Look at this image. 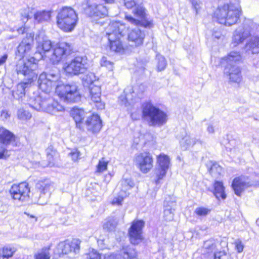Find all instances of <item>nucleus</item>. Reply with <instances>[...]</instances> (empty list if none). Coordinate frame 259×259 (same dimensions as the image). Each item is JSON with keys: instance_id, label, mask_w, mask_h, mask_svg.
I'll return each instance as SVG.
<instances>
[{"instance_id": "f257e3e1", "label": "nucleus", "mask_w": 259, "mask_h": 259, "mask_svg": "<svg viewBox=\"0 0 259 259\" xmlns=\"http://www.w3.org/2000/svg\"><path fill=\"white\" fill-rule=\"evenodd\" d=\"M38 84L39 88L45 92H50L56 86V94L64 101L77 102L80 100V95L77 86L75 84H61L58 72L42 73L40 74Z\"/></svg>"}, {"instance_id": "f03ea898", "label": "nucleus", "mask_w": 259, "mask_h": 259, "mask_svg": "<svg viewBox=\"0 0 259 259\" xmlns=\"http://www.w3.org/2000/svg\"><path fill=\"white\" fill-rule=\"evenodd\" d=\"M37 51L41 55L49 58L53 63L59 62L64 56L70 54L72 50V46L66 42H61L53 45L51 41L42 34L36 37Z\"/></svg>"}, {"instance_id": "7ed1b4c3", "label": "nucleus", "mask_w": 259, "mask_h": 259, "mask_svg": "<svg viewBox=\"0 0 259 259\" xmlns=\"http://www.w3.org/2000/svg\"><path fill=\"white\" fill-rule=\"evenodd\" d=\"M37 65L30 61L24 62L20 60L16 65V71L18 74L23 75V80L17 85L14 96H17L18 98H22L25 95L27 90L29 88L33 82L36 79L37 73L36 70Z\"/></svg>"}, {"instance_id": "20e7f679", "label": "nucleus", "mask_w": 259, "mask_h": 259, "mask_svg": "<svg viewBox=\"0 0 259 259\" xmlns=\"http://www.w3.org/2000/svg\"><path fill=\"white\" fill-rule=\"evenodd\" d=\"M43 92L37 96L30 98L29 104L31 108L37 111H45L52 115L64 111V107L51 97L48 94L49 92Z\"/></svg>"}, {"instance_id": "39448f33", "label": "nucleus", "mask_w": 259, "mask_h": 259, "mask_svg": "<svg viewBox=\"0 0 259 259\" xmlns=\"http://www.w3.org/2000/svg\"><path fill=\"white\" fill-rule=\"evenodd\" d=\"M72 116L76 126L81 130L86 128L92 133L99 132L102 128V121L98 114H90L82 109H73Z\"/></svg>"}, {"instance_id": "423d86ee", "label": "nucleus", "mask_w": 259, "mask_h": 259, "mask_svg": "<svg viewBox=\"0 0 259 259\" xmlns=\"http://www.w3.org/2000/svg\"><path fill=\"white\" fill-rule=\"evenodd\" d=\"M126 31L124 24L119 21L112 22L105 29V36L110 42V49L116 52H122L123 47L120 39Z\"/></svg>"}, {"instance_id": "0eeeda50", "label": "nucleus", "mask_w": 259, "mask_h": 259, "mask_svg": "<svg viewBox=\"0 0 259 259\" xmlns=\"http://www.w3.org/2000/svg\"><path fill=\"white\" fill-rule=\"evenodd\" d=\"M240 14L239 8L232 4L219 6L213 14V18L220 24L229 26L235 24Z\"/></svg>"}, {"instance_id": "6e6552de", "label": "nucleus", "mask_w": 259, "mask_h": 259, "mask_svg": "<svg viewBox=\"0 0 259 259\" xmlns=\"http://www.w3.org/2000/svg\"><path fill=\"white\" fill-rule=\"evenodd\" d=\"M78 18L73 9L69 7L62 8L57 16L58 27L65 32H71L75 28Z\"/></svg>"}, {"instance_id": "1a4fd4ad", "label": "nucleus", "mask_w": 259, "mask_h": 259, "mask_svg": "<svg viewBox=\"0 0 259 259\" xmlns=\"http://www.w3.org/2000/svg\"><path fill=\"white\" fill-rule=\"evenodd\" d=\"M143 116L150 125L161 126L167 121V115L150 103H147L144 106Z\"/></svg>"}, {"instance_id": "9d476101", "label": "nucleus", "mask_w": 259, "mask_h": 259, "mask_svg": "<svg viewBox=\"0 0 259 259\" xmlns=\"http://www.w3.org/2000/svg\"><path fill=\"white\" fill-rule=\"evenodd\" d=\"M259 33V24L253 22L245 23L239 26L234 31L232 44L234 47L242 43L247 38Z\"/></svg>"}, {"instance_id": "9b49d317", "label": "nucleus", "mask_w": 259, "mask_h": 259, "mask_svg": "<svg viewBox=\"0 0 259 259\" xmlns=\"http://www.w3.org/2000/svg\"><path fill=\"white\" fill-rule=\"evenodd\" d=\"M89 65L87 59L77 56L74 58L66 61L63 65V69L68 75L74 76L84 73L88 69Z\"/></svg>"}, {"instance_id": "f8f14e48", "label": "nucleus", "mask_w": 259, "mask_h": 259, "mask_svg": "<svg viewBox=\"0 0 259 259\" xmlns=\"http://www.w3.org/2000/svg\"><path fill=\"white\" fill-rule=\"evenodd\" d=\"M133 13L137 18H134L130 15H126L125 17V19L127 22L136 26H142L148 28L152 27V21L147 18L145 9L142 4L138 5L135 7L133 10Z\"/></svg>"}, {"instance_id": "ddd939ff", "label": "nucleus", "mask_w": 259, "mask_h": 259, "mask_svg": "<svg viewBox=\"0 0 259 259\" xmlns=\"http://www.w3.org/2000/svg\"><path fill=\"white\" fill-rule=\"evenodd\" d=\"M30 188L26 182L14 184L10 189V193L15 200L21 201H28L30 198Z\"/></svg>"}, {"instance_id": "4468645a", "label": "nucleus", "mask_w": 259, "mask_h": 259, "mask_svg": "<svg viewBox=\"0 0 259 259\" xmlns=\"http://www.w3.org/2000/svg\"><path fill=\"white\" fill-rule=\"evenodd\" d=\"M134 162L137 167L143 174L149 172L153 166V158L149 152H143L136 155Z\"/></svg>"}, {"instance_id": "2eb2a0df", "label": "nucleus", "mask_w": 259, "mask_h": 259, "mask_svg": "<svg viewBox=\"0 0 259 259\" xmlns=\"http://www.w3.org/2000/svg\"><path fill=\"white\" fill-rule=\"evenodd\" d=\"M157 167L155 169L156 177L155 182L158 184L166 175L170 166V158L164 153H161L156 157Z\"/></svg>"}, {"instance_id": "dca6fc26", "label": "nucleus", "mask_w": 259, "mask_h": 259, "mask_svg": "<svg viewBox=\"0 0 259 259\" xmlns=\"http://www.w3.org/2000/svg\"><path fill=\"white\" fill-rule=\"evenodd\" d=\"M145 223L142 220L133 221L128 230V236L131 242L133 244H138L143 240V228Z\"/></svg>"}, {"instance_id": "f3484780", "label": "nucleus", "mask_w": 259, "mask_h": 259, "mask_svg": "<svg viewBox=\"0 0 259 259\" xmlns=\"http://www.w3.org/2000/svg\"><path fill=\"white\" fill-rule=\"evenodd\" d=\"M33 44V35L31 33L27 34L26 37L24 38L19 45L17 47V52L16 53V59H18L19 62L20 60L24 62L30 61L33 63L31 60H27L25 62L23 58L24 56L27 55L32 49Z\"/></svg>"}, {"instance_id": "a211bd4d", "label": "nucleus", "mask_w": 259, "mask_h": 259, "mask_svg": "<svg viewBox=\"0 0 259 259\" xmlns=\"http://www.w3.org/2000/svg\"><path fill=\"white\" fill-rule=\"evenodd\" d=\"M36 188L39 190V198L37 200V196L32 198L34 202L40 205H43L47 202L48 197L52 191L54 190V184L49 182H38L36 184Z\"/></svg>"}, {"instance_id": "6ab92c4d", "label": "nucleus", "mask_w": 259, "mask_h": 259, "mask_svg": "<svg viewBox=\"0 0 259 259\" xmlns=\"http://www.w3.org/2000/svg\"><path fill=\"white\" fill-rule=\"evenodd\" d=\"M80 241L78 239H73L71 241H66L59 243L58 249L62 254L76 253L79 250Z\"/></svg>"}, {"instance_id": "aec40b11", "label": "nucleus", "mask_w": 259, "mask_h": 259, "mask_svg": "<svg viewBox=\"0 0 259 259\" xmlns=\"http://www.w3.org/2000/svg\"><path fill=\"white\" fill-rule=\"evenodd\" d=\"M224 72L230 81L237 83L241 81L242 79L241 69L237 65H226Z\"/></svg>"}, {"instance_id": "412c9836", "label": "nucleus", "mask_w": 259, "mask_h": 259, "mask_svg": "<svg viewBox=\"0 0 259 259\" xmlns=\"http://www.w3.org/2000/svg\"><path fill=\"white\" fill-rule=\"evenodd\" d=\"M252 184L249 181L247 177L241 176L234 179L232 184V188L235 194L240 196L242 192Z\"/></svg>"}, {"instance_id": "4be33fe9", "label": "nucleus", "mask_w": 259, "mask_h": 259, "mask_svg": "<svg viewBox=\"0 0 259 259\" xmlns=\"http://www.w3.org/2000/svg\"><path fill=\"white\" fill-rule=\"evenodd\" d=\"M90 90V97L91 100L95 104L98 109H102L104 108V104L101 102V88L98 83L91 85L89 87Z\"/></svg>"}, {"instance_id": "5701e85b", "label": "nucleus", "mask_w": 259, "mask_h": 259, "mask_svg": "<svg viewBox=\"0 0 259 259\" xmlns=\"http://www.w3.org/2000/svg\"><path fill=\"white\" fill-rule=\"evenodd\" d=\"M85 13L92 17H104L107 15L108 10L106 7L102 5H92L84 8Z\"/></svg>"}, {"instance_id": "b1692460", "label": "nucleus", "mask_w": 259, "mask_h": 259, "mask_svg": "<svg viewBox=\"0 0 259 259\" xmlns=\"http://www.w3.org/2000/svg\"><path fill=\"white\" fill-rule=\"evenodd\" d=\"M245 50L252 54L259 53V33L252 35L245 45Z\"/></svg>"}, {"instance_id": "393cba45", "label": "nucleus", "mask_w": 259, "mask_h": 259, "mask_svg": "<svg viewBox=\"0 0 259 259\" xmlns=\"http://www.w3.org/2000/svg\"><path fill=\"white\" fill-rule=\"evenodd\" d=\"M144 37V32L139 28L132 29L128 34L129 41L134 42L136 46L142 45Z\"/></svg>"}, {"instance_id": "a878e982", "label": "nucleus", "mask_w": 259, "mask_h": 259, "mask_svg": "<svg viewBox=\"0 0 259 259\" xmlns=\"http://www.w3.org/2000/svg\"><path fill=\"white\" fill-rule=\"evenodd\" d=\"M14 135L3 127H0V141L4 145H9L15 141Z\"/></svg>"}, {"instance_id": "bb28decb", "label": "nucleus", "mask_w": 259, "mask_h": 259, "mask_svg": "<svg viewBox=\"0 0 259 259\" xmlns=\"http://www.w3.org/2000/svg\"><path fill=\"white\" fill-rule=\"evenodd\" d=\"M120 253L123 259H134L138 256L135 248L130 246H123L120 251Z\"/></svg>"}, {"instance_id": "cd10ccee", "label": "nucleus", "mask_w": 259, "mask_h": 259, "mask_svg": "<svg viewBox=\"0 0 259 259\" xmlns=\"http://www.w3.org/2000/svg\"><path fill=\"white\" fill-rule=\"evenodd\" d=\"M214 191L213 194L218 199L222 198L225 199L226 197L224 189L225 188L223 186V184L221 182L215 181L213 185Z\"/></svg>"}, {"instance_id": "c85d7f7f", "label": "nucleus", "mask_w": 259, "mask_h": 259, "mask_svg": "<svg viewBox=\"0 0 259 259\" xmlns=\"http://www.w3.org/2000/svg\"><path fill=\"white\" fill-rule=\"evenodd\" d=\"M224 59L226 61L227 65H234L233 64L240 61L242 59V57L239 52L232 51L227 57H225Z\"/></svg>"}, {"instance_id": "c756f323", "label": "nucleus", "mask_w": 259, "mask_h": 259, "mask_svg": "<svg viewBox=\"0 0 259 259\" xmlns=\"http://www.w3.org/2000/svg\"><path fill=\"white\" fill-rule=\"evenodd\" d=\"M51 17V11H42L37 12L34 14V19L38 23L49 21Z\"/></svg>"}, {"instance_id": "7c9ffc66", "label": "nucleus", "mask_w": 259, "mask_h": 259, "mask_svg": "<svg viewBox=\"0 0 259 259\" xmlns=\"http://www.w3.org/2000/svg\"><path fill=\"white\" fill-rule=\"evenodd\" d=\"M197 141V140L195 138L191 137L189 135H186L181 140L180 143L183 148L187 149L194 146Z\"/></svg>"}, {"instance_id": "2f4dec72", "label": "nucleus", "mask_w": 259, "mask_h": 259, "mask_svg": "<svg viewBox=\"0 0 259 259\" xmlns=\"http://www.w3.org/2000/svg\"><path fill=\"white\" fill-rule=\"evenodd\" d=\"M16 251V248L11 245H7L0 248V258H9L12 257Z\"/></svg>"}, {"instance_id": "473e14b6", "label": "nucleus", "mask_w": 259, "mask_h": 259, "mask_svg": "<svg viewBox=\"0 0 259 259\" xmlns=\"http://www.w3.org/2000/svg\"><path fill=\"white\" fill-rule=\"evenodd\" d=\"M50 246H46L38 250L34 254V259H50Z\"/></svg>"}, {"instance_id": "72a5a7b5", "label": "nucleus", "mask_w": 259, "mask_h": 259, "mask_svg": "<svg viewBox=\"0 0 259 259\" xmlns=\"http://www.w3.org/2000/svg\"><path fill=\"white\" fill-rule=\"evenodd\" d=\"M118 224V221L116 218H109L105 220L104 223L103 229L108 231H111L115 230Z\"/></svg>"}, {"instance_id": "f704fd0d", "label": "nucleus", "mask_w": 259, "mask_h": 259, "mask_svg": "<svg viewBox=\"0 0 259 259\" xmlns=\"http://www.w3.org/2000/svg\"><path fill=\"white\" fill-rule=\"evenodd\" d=\"M82 81L84 85L87 87L99 83L93 73H89L85 75L82 78Z\"/></svg>"}, {"instance_id": "c9c22d12", "label": "nucleus", "mask_w": 259, "mask_h": 259, "mask_svg": "<svg viewBox=\"0 0 259 259\" xmlns=\"http://www.w3.org/2000/svg\"><path fill=\"white\" fill-rule=\"evenodd\" d=\"M127 196L125 191L121 190L119 194L115 196L111 203L114 205L120 206L122 205V202L123 199Z\"/></svg>"}, {"instance_id": "e433bc0d", "label": "nucleus", "mask_w": 259, "mask_h": 259, "mask_svg": "<svg viewBox=\"0 0 259 259\" xmlns=\"http://www.w3.org/2000/svg\"><path fill=\"white\" fill-rule=\"evenodd\" d=\"M46 153L49 160L48 165L50 166H52L54 165V157L56 156L57 152L53 147L50 146L46 149Z\"/></svg>"}, {"instance_id": "4c0bfd02", "label": "nucleus", "mask_w": 259, "mask_h": 259, "mask_svg": "<svg viewBox=\"0 0 259 259\" xmlns=\"http://www.w3.org/2000/svg\"><path fill=\"white\" fill-rule=\"evenodd\" d=\"M17 115L18 118L22 121L28 120L32 117L31 114L23 108L19 109L17 111Z\"/></svg>"}, {"instance_id": "58836bf2", "label": "nucleus", "mask_w": 259, "mask_h": 259, "mask_svg": "<svg viewBox=\"0 0 259 259\" xmlns=\"http://www.w3.org/2000/svg\"><path fill=\"white\" fill-rule=\"evenodd\" d=\"M108 164V161L106 160L104 158L100 159L97 165L95 172L96 174H101L106 171L107 169Z\"/></svg>"}, {"instance_id": "ea45409f", "label": "nucleus", "mask_w": 259, "mask_h": 259, "mask_svg": "<svg viewBox=\"0 0 259 259\" xmlns=\"http://www.w3.org/2000/svg\"><path fill=\"white\" fill-rule=\"evenodd\" d=\"M156 60L157 61V69L158 71L163 70L167 65L166 61L165 58L160 54L156 56Z\"/></svg>"}, {"instance_id": "a19ab883", "label": "nucleus", "mask_w": 259, "mask_h": 259, "mask_svg": "<svg viewBox=\"0 0 259 259\" xmlns=\"http://www.w3.org/2000/svg\"><path fill=\"white\" fill-rule=\"evenodd\" d=\"M174 209L166 207L163 211L164 219L167 222L172 221L174 219Z\"/></svg>"}, {"instance_id": "79ce46f5", "label": "nucleus", "mask_w": 259, "mask_h": 259, "mask_svg": "<svg viewBox=\"0 0 259 259\" xmlns=\"http://www.w3.org/2000/svg\"><path fill=\"white\" fill-rule=\"evenodd\" d=\"M203 247L206 250L204 252L209 253L213 252L215 249V245L212 240H209L204 242Z\"/></svg>"}, {"instance_id": "37998d69", "label": "nucleus", "mask_w": 259, "mask_h": 259, "mask_svg": "<svg viewBox=\"0 0 259 259\" xmlns=\"http://www.w3.org/2000/svg\"><path fill=\"white\" fill-rule=\"evenodd\" d=\"M124 5L127 9H132L142 4V0H124Z\"/></svg>"}, {"instance_id": "c03bdc74", "label": "nucleus", "mask_w": 259, "mask_h": 259, "mask_svg": "<svg viewBox=\"0 0 259 259\" xmlns=\"http://www.w3.org/2000/svg\"><path fill=\"white\" fill-rule=\"evenodd\" d=\"M210 210H211L208 208L201 206L197 207L195 209L194 212L198 216H205L210 212Z\"/></svg>"}, {"instance_id": "a18cd8bd", "label": "nucleus", "mask_w": 259, "mask_h": 259, "mask_svg": "<svg viewBox=\"0 0 259 259\" xmlns=\"http://www.w3.org/2000/svg\"><path fill=\"white\" fill-rule=\"evenodd\" d=\"M101 66L106 67L108 69L112 70L113 68V63L108 60L106 57H103L100 61Z\"/></svg>"}, {"instance_id": "49530a36", "label": "nucleus", "mask_w": 259, "mask_h": 259, "mask_svg": "<svg viewBox=\"0 0 259 259\" xmlns=\"http://www.w3.org/2000/svg\"><path fill=\"white\" fill-rule=\"evenodd\" d=\"M121 185L124 189L123 190L125 191L133 187L134 183L130 179H124L121 181Z\"/></svg>"}, {"instance_id": "de8ad7c7", "label": "nucleus", "mask_w": 259, "mask_h": 259, "mask_svg": "<svg viewBox=\"0 0 259 259\" xmlns=\"http://www.w3.org/2000/svg\"><path fill=\"white\" fill-rule=\"evenodd\" d=\"M68 155L71 157L73 161H77L80 157V153L77 149H74L71 151Z\"/></svg>"}, {"instance_id": "09e8293b", "label": "nucleus", "mask_w": 259, "mask_h": 259, "mask_svg": "<svg viewBox=\"0 0 259 259\" xmlns=\"http://www.w3.org/2000/svg\"><path fill=\"white\" fill-rule=\"evenodd\" d=\"M192 4L193 9L196 11V13H198V11L200 10L202 6V3L200 0H189Z\"/></svg>"}, {"instance_id": "8fccbe9b", "label": "nucleus", "mask_w": 259, "mask_h": 259, "mask_svg": "<svg viewBox=\"0 0 259 259\" xmlns=\"http://www.w3.org/2000/svg\"><path fill=\"white\" fill-rule=\"evenodd\" d=\"M235 248L239 253L242 252L244 249V244L240 239H236L234 241Z\"/></svg>"}, {"instance_id": "3c124183", "label": "nucleus", "mask_w": 259, "mask_h": 259, "mask_svg": "<svg viewBox=\"0 0 259 259\" xmlns=\"http://www.w3.org/2000/svg\"><path fill=\"white\" fill-rule=\"evenodd\" d=\"M214 257V259H229V255L224 251L215 252Z\"/></svg>"}, {"instance_id": "603ef678", "label": "nucleus", "mask_w": 259, "mask_h": 259, "mask_svg": "<svg viewBox=\"0 0 259 259\" xmlns=\"http://www.w3.org/2000/svg\"><path fill=\"white\" fill-rule=\"evenodd\" d=\"M88 256L89 259H101V255L94 249L90 251Z\"/></svg>"}, {"instance_id": "864d4df0", "label": "nucleus", "mask_w": 259, "mask_h": 259, "mask_svg": "<svg viewBox=\"0 0 259 259\" xmlns=\"http://www.w3.org/2000/svg\"><path fill=\"white\" fill-rule=\"evenodd\" d=\"M128 100L129 95L127 94H125L124 95H121L119 97V100L121 102L120 103L122 105H124L125 106H127V103Z\"/></svg>"}, {"instance_id": "5fc2aeb1", "label": "nucleus", "mask_w": 259, "mask_h": 259, "mask_svg": "<svg viewBox=\"0 0 259 259\" xmlns=\"http://www.w3.org/2000/svg\"><path fill=\"white\" fill-rule=\"evenodd\" d=\"M217 170L219 173L221 170V167L217 163L213 164L211 167L209 171L211 174H213L215 170Z\"/></svg>"}, {"instance_id": "6e6d98bb", "label": "nucleus", "mask_w": 259, "mask_h": 259, "mask_svg": "<svg viewBox=\"0 0 259 259\" xmlns=\"http://www.w3.org/2000/svg\"><path fill=\"white\" fill-rule=\"evenodd\" d=\"M1 117L4 119H7L10 116L8 111L6 110H3L1 112Z\"/></svg>"}, {"instance_id": "4d7b16f0", "label": "nucleus", "mask_w": 259, "mask_h": 259, "mask_svg": "<svg viewBox=\"0 0 259 259\" xmlns=\"http://www.w3.org/2000/svg\"><path fill=\"white\" fill-rule=\"evenodd\" d=\"M7 150L3 146L0 147V159L3 158Z\"/></svg>"}, {"instance_id": "13d9d810", "label": "nucleus", "mask_w": 259, "mask_h": 259, "mask_svg": "<svg viewBox=\"0 0 259 259\" xmlns=\"http://www.w3.org/2000/svg\"><path fill=\"white\" fill-rule=\"evenodd\" d=\"M8 58V55L5 54L0 58V65L3 64L7 60Z\"/></svg>"}, {"instance_id": "bf43d9fd", "label": "nucleus", "mask_w": 259, "mask_h": 259, "mask_svg": "<svg viewBox=\"0 0 259 259\" xmlns=\"http://www.w3.org/2000/svg\"><path fill=\"white\" fill-rule=\"evenodd\" d=\"M104 259H118L115 254H112L105 256Z\"/></svg>"}, {"instance_id": "052dcab7", "label": "nucleus", "mask_w": 259, "mask_h": 259, "mask_svg": "<svg viewBox=\"0 0 259 259\" xmlns=\"http://www.w3.org/2000/svg\"><path fill=\"white\" fill-rule=\"evenodd\" d=\"M207 132L210 134H213L214 132V127L212 125H209L207 128Z\"/></svg>"}, {"instance_id": "680f3d73", "label": "nucleus", "mask_w": 259, "mask_h": 259, "mask_svg": "<svg viewBox=\"0 0 259 259\" xmlns=\"http://www.w3.org/2000/svg\"><path fill=\"white\" fill-rule=\"evenodd\" d=\"M25 31V28L23 27H21L18 29V32L19 33L23 34Z\"/></svg>"}, {"instance_id": "e2e57ef3", "label": "nucleus", "mask_w": 259, "mask_h": 259, "mask_svg": "<svg viewBox=\"0 0 259 259\" xmlns=\"http://www.w3.org/2000/svg\"><path fill=\"white\" fill-rule=\"evenodd\" d=\"M107 3H112L114 0H104Z\"/></svg>"}, {"instance_id": "0e129e2a", "label": "nucleus", "mask_w": 259, "mask_h": 259, "mask_svg": "<svg viewBox=\"0 0 259 259\" xmlns=\"http://www.w3.org/2000/svg\"><path fill=\"white\" fill-rule=\"evenodd\" d=\"M30 217L32 218H34L35 219V221L36 222L37 221V218L34 217V215H30Z\"/></svg>"}, {"instance_id": "69168bd1", "label": "nucleus", "mask_w": 259, "mask_h": 259, "mask_svg": "<svg viewBox=\"0 0 259 259\" xmlns=\"http://www.w3.org/2000/svg\"><path fill=\"white\" fill-rule=\"evenodd\" d=\"M102 242H103V240H98V243H102Z\"/></svg>"}, {"instance_id": "338daca9", "label": "nucleus", "mask_w": 259, "mask_h": 259, "mask_svg": "<svg viewBox=\"0 0 259 259\" xmlns=\"http://www.w3.org/2000/svg\"><path fill=\"white\" fill-rule=\"evenodd\" d=\"M214 36H215V37H216L217 38H220V36L218 35H216Z\"/></svg>"}, {"instance_id": "774afa93", "label": "nucleus", "mask_w": 259, "mask_h": 259, "mask_svg": "<svg viewBox=\"0 0 259 259\" xmlns=\"http://www.w3.org/2000/svg\"><path fill=\"white\" fill-rule=\"evenodd\" d=\"M256 222L257 224H259V219L256 220Z\"/></svg>"}]
</instances>
